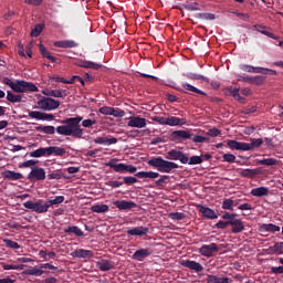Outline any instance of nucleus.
Listing matches in <instances>:
<instances>
[{
    "label": "nucleus",
    "instance_id": "29",
    "mask_svg": "<svg viewBox=\"0 0 283 283\" xmlns=\"http://www.w3.org/2000/svg\"><path fill=\"white\" fill-rule=\"evenodd\" d=\"M64 233H66L67 235H76V238H82L83 235V230H81V228H78L77 226H69L66 228H64Z\"/></svg>",
    "mask_w": 283,
    "mask_h": 283
},
{
    "label": "nucleus",
    "instance_id": "7",
    "mask_svg": "<svg viewBox=\"0 0 283 283\" xmlns=\"http://www.w3.org/2000/svg\"><path fill=\"white\" fill-rule=\"evenodd\" d=\"M45 169L39 166L33 167L30 174L28 175V180H30V182L45 180Z\"/></svg>",
    "mask_w": 283,
    "mask_h": 283
},
{
    "label": "nucleus",
    "instance_id": "9",
    "mask_svg": "<svg viewBox=\"0 0 283 283\" xmlns=\"http://www.w3.org/2000/svg\"><path fill=\"white\" fill-rule=\"evenodd\" d=\"M180 264L181 266H185V269H190V271H195V273H202V271H205V266L196 261L184 260L180 262Z\"/></svg>",
    "mask_w": 283,
    "mask_h": 283
},
{
    "label": "nucleus",
    "instance_id": "35",
    "mask_svg": "<svg viewBox=\"0 0 283 283\" xmlns=\"http://www.w3.org/2000/svg\"><path fill=\"white\" fill-rule=\"evenodd\" d=\"M137 178H149L150 180H156V178L160 177V174L154 171H139L135 174Z\"/></svg>",
    "mask_w": 283,
    "mask_h": 283
},
{
    "label": "nucleus",
    "instance_id": "42",
    "mask_svg": "<svg viewBox=\"0 0 283 283\" xmlns=\"http://www.w3.org/2000/svg\"><path fill=\"white\" fill-rule=\"evenodd\" d=\"M35 129L41 134L53 135L56 133V128L54 126H38Z\"/></svg>",
    "mask_w": 283,
    "mask_h": 283
},
{
    "label": "nucleus",
    "instance_id": "22",
    "mask_svg": "<svg viewBox=\"0 0 283 283\" xmlns=\"http://www.w3.org/2000/svg\"><path fill=\"white\" fill-rule=\"evenodd\" d=\"M95 145H116L118 139L116 137L106 136V137H97L94 139Z\"/></svg>",
    "mask_w": 283,
    "mask_h": 283
},
{
    "label": "nucleus",
    "instance_id": "17",
    "mask_svg": "<svg viewBox=\"0 0 283 283\" xmlns=\"http://www.w3.org/2000/svg\"><path fill=\"white\" fill-rule=\"evenodd\" d=\"M116 163H118V159L113 158L108 163H106V167H109L116 174H125V164H116Z\"/></svg>",
    "mask_w": 283,
    "mask_h": 283
},
{
    "label": "nucleus",
    "instance_id": "27",
    "mask_svg": "<svg viewBox=\"0 0 283 283\" xmlns=\"http://www.w3.org/2000/svg\"><path fill=\"white\" fill-rule=\"evenodd\" d=\"M24 275H34L35 277H41L44 273H50L49 271L42 270L39 266H33L30 269L24 270Z\"/></svg>",
    "mask_w": 283,
    "mask_h": 283
},
{
    "label": "nucleus",
    "instance_id": "51",
    "mask_svg": "<svg viewBox=\"0 0 283 283\" xmlns=\"http://www.w3.org/2000/svg\"><path fill=\"white\" fill-rule=\"evenodd\" d=\"M120 178H123V182L124 185H128V186H132V185H136V182H138V179L136 177H117V180H120Z\"/></svg>",
    "mask_w": 283,
    "mask_h": 283
},
{
    "label": "nucleus",
    "instance_id": "36",
    "mask_svg": "<svg viewBox=\"0 0 283 283\" xmlns=\"http://www.w3.org/2000/svg\"><path fill=\"white\" fill-rule=\"evenodd\" d=\"M39 50H40L42 56H43L44 59H49V61H50L51 63H56V61H59V59H56L55 56H53V55L50 54V51H48V49L45 48V45L40 44V45H39Z\"/></svg>",
    "mask_w": 283,
    "mask_h": 283
},
{
    "label": "nucleus",
    "instance_id": "52",
    "mask_svg": "<svg viewBox=\"0 0 283 283\" xmlns=\"http://www.w3.org/2000/svg\"><path fill=\"white\" fill-rule=\"evenodd\" d=\"M2 242L8 249H21V245H19L17 241H12L11 239H3Z\"/></svg>",
    "mask_w": 283,
    "mask_h": 283
},
{
    "label": "nucleus",
    "instance_id": "26",
    "mask_svg": "<svg viewBox=\"0 0 283 283\" xmlns=\"http://www.w3.org/2000/svg\"><path fill=\"white\" fill-rule=\"evenodd\" d=\"M259 231H261V233H277V231H280V226H275L273 223H263Z\"/></svg>",
    "mask_w": 283,
    "mask_h": 283
},
{
    "label": "nucleus",
    "instance_id": "47",
    "mask_svg": "<svg viewBox=\"0 0 283 283\" xmlns=\"http://www.w3.org/2000/svg\"><path fill=\"white\" fill-rule=\"evenodd\" d=\"M196 19H201L202 21H213L216 20V14L213 13H196Z\"/></svg>",
    "mask_w": 283,
    "mask_h": 283
},
{
    "label": "nucleus",
    "instance_id": "55",
    "mask_svg": "<svg viewBox=\"0 0 283 283\" xmlns=\"http://www.w3.org/2000/svg\"><path fill=\"white\" fill-rule=\"evenodd\" d=\"M207 136H210L211 138H218V136L222 135V130L218 128H211L207 133Z\"/></svg>",
    "mask_w": 283,
    "mask_h": 283
},
{
    "label": "nucleus",
    "instance_id": "38",
    "mask_svg": "<svg viewBox=\"0 0 283 283\" xmlns=\"http://www.w3.org/2000/svg\"><path fill=\"white\" fill-rule=\"evenodd\" d=\"M93 213H107L109 211V206L107 205H94L91 207Z\"/></svg>",
    "mask_w": 283,
    "mask_h": 283
},
{
    "label": "nucleus",
    "instance_id": "39",
    "mask_svg": "<svg viewBox=\"0 0 283 283\" xmlns=\"http://www.w3.org/2000/svg\"><path fill=\"white\" fill-rule=\"evenodd\" d=\"M182 87L184 90H187V92H193V94H200V96H207V93H205L203 91H200L198 87L189 83H184Z\"/></svg>",
    "mask_w": 283,
    "mask_h": 283
},
{
    "label": "nucleus",
    "instance_id": "23",
    "mask_svg": "<svg viewBox=\"0 0 283 283\" xmlns=\"http://www.w3.org/2000/svg\"><path fill=\"white\" fill-rule=\"evenodd\" d=\"M126 233H127V235H139V237H143V235H147V233H149V228L136 227V228L128 229L126 231Z\"/></svg>",
    "mask_w": 283,
    "mask_h": 283
},
{
    "label": "nucleus",
    "instance_id": "56",
    "mask_svg": "<svg viewBox=\"0 0 283 283\" xmlns=\"http://www.w3.org/2000/svg\"><path fill=\"white\" fill-rule=\"evenodd\" d=\"M222 209H227L228 211H233V200L224 199L222 202Z\"/></svg>",
    "mask_w": 283,
    "mask_h": 283
},
{
    "label": "nucleus",
    "instance_id": "34",
    "mask_svg": "<svg viewBox=\"0 0 283 283\" xmlns=\"http://www.w3.org/2000/svg\"><path fill=\"white\" fill-rule=\"evenodd\" d=\"M251 196H254L255 198H262L264 196H269V188L266 187H258L251 190Z\"/></svg>",
    "mask_w": 283,
    "mask_h": 283
},
{
    "label": "nucleus",
    "instance_id": "15",
    "mask_svg": "<svg viewBox=\"0 0 283 283\" xmlns=\"http://www.w3.org/2000/svg\"><path fill=\"white\" fill-rule=\"evenodd\" d=\"M71 256L86 260L87 258H94V252L92 250L77 249L71 253Z\"/></svg>",
    "mask_w": 283,
    "mask_h": 283
},
{
    "label": "nucleus",
    "instance_id": "58",
    "mask_svg": "<svg viewBox=\"0 0 283 283\" xmlns=\"http://www.w3.org/2000/svg\"><path fill=\"white\" fill-rule=\"evenodd\" d=\"M124 182L118 180H109L106 182L107 187H112V189H118V187H123Z\"/></svg>",
    "mask_w": 283,
    "mask_h": 283
},
{
    "label": "nucleus",
    "instance_id": "12",
    "mask_svg": "<svg viewBox=\"0 0 283 283\" xmlns=\"http://www.w3.org/2000/svg\"><path fill=\"white\" fill-rule=\"evenodd\" d=\"M128 120V127H136L137 129H143V127H147V119L140 116L129 117Z\"/></svg>",
    "mask_w": 283,
    "mask_h": 283
},
{
    "label": "nucleus",
    "instance_id": "44",
    "mask_svg": "<svg viewBox=\"0 0 283 283\" xmlns=\"http://www.w3.org/2000/svg\"><path fill=\"white\" fill-rule=\"evenodd\" d=\"M186 76L190 81H203V83H209V77H206L205 75L188 73Z\"/></svg>",
    "mask_w": 283,
    "mask_h": 283
},
{
    "label": "nucleus",
    "instance_id": "2",
    "mask_svg": "<svg viewBox=\"0 0 283 283\" xmlns=\"http://www.w3.org/2000/svg\"><path fill=\"white\" fill-rule=\"evenodd\" d=\"M63 202H65V197L56 196L54 199H49L46 201L43 199H39L38 201H25L23 207L24 209L34 211V213H48V211H50V207L63 205Z\"/></svg>",
    "mask_w": 283,
    "mask_h": 283
},
{
    "label": "nucleus",
    "instance_id": "14",
    "mask_svg": "<svg viewBox=\"0 0 283 283\" xmlns=\"http://www.w3.org/2000/svg\"><path fill=\"white\" fill-rule=\"evenodd\" d=\"M29 117L35 120H54V115L48 113H41L39 111L29 112Z\"/></svg>",
    "mask_w": 283,
    "mask_h": 283
},
{
    "label": "nucleus",
    "instance_id": "6",
    "mask_svg": "<svg viewBox=\"0 0 283 283\" xmlns=\"http://www.w3.org/2000/svg\"><path fill=\"white\" fill-rule=\"evenodd\" d=\"M166 159L167 160H179L181 165H187L189 157L187 154H185L181 150L178 149H170L168 153H166Z\"/></svg>",
    "mask_w": 283,
    "mask_h": 283
},
{
    "label": "nucleus",
    "instance_id": "59",
    "mask_svg": "<svg viewBox=\"0 0 283 283\" xmlns=\"http://www.w3.org/2000/svg\"><path fill=\"white\" fill-rule=\"evenodd\" d=\"M114 107L111 106H103L98 109L99 114H103L104 116H112Z\"/></svg>",
    "mask_w": 283,
    "mask_h": 283
},
{
    "label": "nucleus",
    "instance_id": "53",
    "mask_svg": "<svg viewBox=\"0 0 283 283\" xmlns=\"http://www.w3.org/2000/svg\"><path fill=\"white\" fill-rule=\"evenodd\" d=\"M185 10H188V12H197L198 10H200V8L198 7V2H193V3H185L182 4Z\"/></svg>",
    "mask_w": 283,
    "mask_h": 283
},
{
    "label": "nucleus",
    "instance_id": "24",
    "mask_svg": "<svg viewBox=\"0 0 283 283\" xmlns=\"http://www.w3.org/2000/svg\"><path fill=\"white\" fill-rule=\"evenodd\" d=\"M227 96H233L234 101H238L239 103H245L244 97L240 95V88L235 87H229L226 90Z\"/></svg>",
    "mask_w": 283,
    "mask_h": 283
},
{
    "label": "nucleus",
    "instance_id": "57",
    "mask_svg": "<svg viewBox=\"0 0 283 283\" xmlns=\"http://www.w3.org/2000/svg\"><path fill=\"white\" fill-rule=\"evenodd\" d=\"M169 218L171 220H185L187 216L185 214V212H172L169 214Z\"/></svg>",
    "mask_w": 283,
    "mask_h": 283
},
{
    "label": "nucleus",
    "instance_id": "60",
    "mask_svg": "<svg viewBox=\"0 0 283 283\" xmlns=\"http://www.w3.org/2000/svg\"><path fill=\"white\" fill-rule=\"evenodd\" d=\"M30 158H43V147L30 153Z\"/></svg>",
    "mask_w": 283,
    "mask_h": 283
},
{
    "label": "nucleus",
    "instance_id": "18",
    "mask_svg": "<svg viewBox=\"0 0 283 283\" xmlns=\"http://www.w3.org/2000/svg\"><path fill=\"white\" fill-rule=\"evenodd\" d=\"M191 133L189 130H174L171 133V140H189Z\"/></svg>",
    "mask_w": 283,
    "mask_h": 283
},
{
    "label": "nucleus",
    "instance_id": "48",
    "mask_svg": "<svg viewBox=\"0 0 283 283\" xmlns=\"http://www.w3.org/2000/svg\"><path fill=\"white\" fill-rule=\"evenodd\" d=\"M264 81H266V77H265V76L255 75V76H252V77H251L250 84H251V85H263V84H264Z\"/></svg>",
    "mask_w": 283,
    "mask_h": 283
},
{
    "label": "nucleus",
    "instance_id": "21",
    "mask_svg": "<svg viewBox=\"0 0 283 283\" xmlns=\"http://www.w3.org/2000/svg\"><path fill=\"white\" fill-rule=\"evenodd\" d=\"M254 30H256V32H260L261 34H264V36H269V39H274L275 41H277V35L273 34L271 31H269V28L262 24H254L253 25Z\"/></svg>",
    "mask_w": 283,
    "mask_h": 283
},
{
    "label": "nucleus",
    "instance_id": "61",
    "mask_svg": "<svg viewBox=\"0 0 283 283\" xmlns=\"http://www.w3.org/2000/svg\"><path fill=\"white\" fill-rule=\"evenodd\" d=\"M223 163H235V155L233 154H223L222 155Z\"/></svg>",
    "mask_w": 283,
    "mask_h": 283
},
{
    "label": "nucleus",
    "instance_id": "5",
    "mask_svg": "<svg viewBox=\"0 0 283 283\" xmlns=\"http://www.w3.org/2000/svg\"><path fill=\"white\" fill-rule=\"evenodd\" d=\"M38 107H40V109H44V112H52L61 107V102L52 97H43L38 102Z\"/></svg>",
    "mask_w": 283,
    "mask_h": 283
},
{
    "label": "nucleus",
    "instance_id": "62",
    "mask_svg": "<svg viewBox=\"0 0 283 283\" xmlns=\"http://www.w3.org/2000/svg\"><path fill=\"white\" fill-rule=\"evenodd\" d=\"M96 125V119H82V127L90 128Z\"/></svg>",
    "mask_w": 283,
    "mask_h": 283
},
{
    "label": "nucleus",
    "instance_id": "19",
    "mask_svg": "<svg viewBox=\"0 0 283 283\" xmlns=\"http://www.w3.org/2000/svg\"><path fill=\"white\" fill-rule=\"evenodd\" d=\"M42 94H44V96H51L53 98H65V96H67V91L65 90H46L43 91Z\"/></svg>",
    "mask_w": 283,
    "mask_h": 283
},
{
    "label": "nucleus",
    "instance_id": "20",
    "mask_svg": "<svg viewBox=\"0 0 283 283\" xmlns=\"http://www.w3.org/2000/svg\"><path fill=\"white\" fill-rule=\"evenodd\" d=\"M240 70H242V72H249L250 74H266V72H263L264 67L251 66L249 64H241Z\"/></svg>",
    "mask_w": 283,
    "mask_h": 283
},
{
    "label": "nucleus",
    "instance_id": "31",
    "mask_svg": "<svg viewBox=\"0 0 283 283\" xmlns=\"http://www.w3.org/2000/svg\"><path fill=\"white\" fill-rule=\"evenodd\" d=\"M2 176L6 180H21L23 178L21 172H15L13 170H6L2 172Z\"/></svg>",
    "mask_w": 283,
    "mask_h": 283
},
{
    "label": "nucleus",
    "instance_id": "41",
    "mask_svg": "<svg viewBox=\"0 0 283 283\" xmlns=\"http://www.w3.org/2000/svg\"><path fill=\"white\" fill-rule=\"evenodd\" d=\"M241 176L242 178H255V176H258L260 172L258 171V169H243L241 170Z\"/></svg>",
    "mask_w": 283,
    "mask_h": 283
},
{
    "label": "nucleus",
    "instance_id": "25",
    "mask_svg": "<svg viewBox=\"0 0 283 283\" xmlns=\"http://www.w3.org/2000/svg\"><path fill=\"white\" fill-rule=\"evenodd\" d=\"M167 125L169 127H182V125H187V118H180V117H168Z\"/></svg>",
    "mask_w": 283,
    "mask_h": 283
},
{
    "label": "nucleus",
    "instance_id": "64",
    "mask_svg": "<svg viewBox=\"0 0 283 283\" xmlns=\"http://www.w3.org/2000/svg\"><path fill=\"white\" fill-rule=\"evenodd\" d=\"M153 120L158 123V125H167L168 117L155 116L153 117Z\"/></svg>",
    "mask_w": 283,
    "mask_h": 283
},
{
    "label": "nucleus",
    "instance_id": "30",
    "mask_svg": "<svg viewBox=\"0 0 283 283\" xmlns=\"http://www.w3.org/2000/svg\"><path fill=\"white\" fill-rule=\"evenodd\" d=\"M54 48H64V49L78 48V43H76L73 40L57 41V42H54Z\"/></svg>",
    "mask_w": 283,
    "mask_h": 283
},
{
    "label": "nucleus",
    "instance_id": "40",
    "mask_svg": "<svg viewBox=\"0 0 283 283\" xmlns=\"http://www.w3.org/2000/svg\"><path fill=\"white\" fill-rule=\"evenodd\" d=\"M97 268L99 271H112V269H114V264H112V262L108 260H102L97 262Z\"/></svg>",
    "mask_w": 283,
    "mask_h": 283
},
{
    "label": "nucleus",
    "instance_id": "1",
    "mask_svg": "<svg viewBox=\"0 0 283 283\" xmlns=\"http://www.w3.org/2000/svg\"><path fill=\"white\" fill-rule=\"evenodd\" d=\"M82 116L69 117L62 120V125L56 127L60 136H72L73 138H83V128H81Z\"/></svg>",
    "mask_w": 283,
    "mask_h": 283
},
{
    "label": "nucleus",
    "instance_id": "54",
    "mask_svg": "<svg viewBox=\"0 0 283 283\" xmlns=\"http://www.w3.org/2000/svg\"><path fill=\"white\" fill-rule=\"evenodd\" d=\"M187 165H202V157L191 156L188 158Z\"/></svg>",
    "mask_w": 283,
    "mask_h": 283
},
{
    "label": "nucleus",
    "instance_id": "63",
    "mask_svg": "<svg viewBox=\"0 0 283 283\" xmlns=\"http://www.w3.org/2000/svg\"><path fill=\"white\" fill-rule=\"evenodd\" d=\"M273 249H274L275 253H277V255H283V242H276L273 245Z\"/></svg>",
    "mask_w": 283,
    "mask_h": 283
},
{
    "label": "nucleus",
    "instance_id": "13",
    "mask_svg": "<svg viewBox=\"0 0 283 283\" xmlns=\"http://www.w3.org/2000/svg\"><path fill=\"white\" fill-rule=\"evenodd\" d=\"M199 212L201 213L202 218H207V220H217L218 214L216 211L209 207L199 205L198 206Z\"/></svg>",
    "mask_w": 283,
    "mask_h": 283
},
{
    "label": "nucleus",
    "instance_id": "37",
    "mask_svg": "<svg viewBox=\"0 0 283 283\" xmlns=\"http://www.w3.org/2000/svg\"><path fill=\"white\" fill-rule=\"evenodd\" d=\"M80 67H85L86 70H101L103 67V64H98L92 61H83L80 64Z\"/></svg>",
    "mask_w": 283,
    "mask_h": 283
},
{
    "label": "nucleus",
    "instance_id": "4",
    "mask_svg": "<svg viewBox=\"0 0 283 283\" xmlns=\"http://www.w3.org/2000/svg\"><path fill=\"white\" fill-rule=\"evenodd\" d=\"M149 167H154L160 174H171L174 169H178V164L169 160H165L163 157H153L147 161Z\"/></svg>",
    "mask_w": 283,
    "mask_h": 283
},
{
    "label": "nucleus",
    "instance_id": "28",
    "mask_svg": "<svg viewBox=\"0 0 283 283\" xmlns=\"http://www.w3.org/2000/svg\"><path fill=\"white\" fill-rule=\"evenodd\" d=\"M230 227H232V233H242L244 223L240 219L230 220Z\"/></svg>",
    "mask_w": 283,
    "mask_h": 283
},
{
    "label": "nucleus",
    "instance_id": "3",
    "mask_svg": "<svg viewBox=\"0 0 283 283\" xmlns=\"http://www.w3.org/2000/svg\"><path fill=\"white\" fill-rule=\"evenodd\" d=\"M2 83L3 85H8L9 87H11V90L14 91L17 94H23L25 92H39V87H36V85L30 82H25L23 80H17L15 82H12L10 77H3Z\"/></svg>",
    "mask_w": 283,
    "mask_h": 283
},
{
    "label": "nucleus",
    "instance_id": "11",
    "mask_svg": "<svg viewBox=\"0 0 283 283\" xmlns=\"http://www.w3.org/2000/svg\"><path fill=\"white\" fill-rule=\"evenodd\" d=\"M151 253H154V251L150 248L139 249L134 252L132 258H133V260H136V262H143V261H145L146 258H149V255H151Z\"/></svg>",
    "mask_w": 283,
    "mask_h": 283
},
{
    "label": "nucleus",
    "instance_id": "50",
    "mask_svg": "<svg viewBox=\"0 0 283 283\" xmlns=\"http://www.w3.org/2000/svg\"><path fill=\"white\" fill-rule=\"evenodd\" d=\"M48 180H61L63 172L61 170H54L46 176Z\"/></svg>",
    "mask_w": 283,
    "mask_h": 283
},
{
    "label": "nucleus",
    "instance_id": "16",
    "mask_svg": "<svg viewBox=\"0 0 283 283\" xmlns=\"http://www.w3.org/2000/svg\"><path fill=\"white\" fill-rule=\"evenodd\" d=\"M113 205L119 209V211H128L129 209H135L136 203L134 201L117 200Z\"/></svg>",
    "mask_w": 283,
    "mask_h": 283
},
{
    "label": "nucleus",
    "instance_id": "45",
    "mask_svg": "<svg viewBox=\"0 0 283 283\" xmlns=\"http://www.w3.org/2000/svg\"><path fill=\"white\" fill-rule=\"evenodd\" d=\"M262 145H264L263 138H252L251 143L248 144V146L250 147V149H248V151H251V149H255L258 147H262Z\"/></svg>",
    "mask_w": 283,
    "mask_h": 283
},
{
    "label": "nucleus",
    "instance_id": "43",
    "mask_svg": "<svg viewBox=\"0 0 283 283\" xmlns=\"http://www.w3.org/2000/svg\"><path fill=\"white\" fill-rule=\"evenodd\" d=\"M67 154V150L63 147L51 146V156H60L63 157Z\"/></svg>",
    "mask_w": 283,
    "mask_h": 283
},
{
    "label": "nucleus",
    "instance_id": "8",
    "mask_svg": "<svg viewBox=\"0 0 283 283\" xmlns=\"http://www.w3.org/2000/svg\"><path fill=\"white\" fill-rule=\"evenodd\" d=\"M220 251V248H218V244L210 243V244H203L199 249V253L203 255V258H212L213 253H218Z\"/></svg>",
    "mask_w": 283,
    "mask_h": 283
},
{
    "label": "nucleus",
    "instance_id": "32",
    "mask_svg": "<svg viewBox=\"0 0 283 283\" xmlns=\"http://www.w3.org/2000/svg\"><path fill=\"white\" fill-rule=\"evenodd\" d=\"M207 283H231V279L229 277H219L218 275L208 274L206 279Z\"/></svg>",
    "mask_w": 283,
    "mask_h": 283
},
{
    "label": "nucleus",
    "instance_id": "10",
    "mask_svg": "<svg viewBox=\"0 0 283 283\" xmlns=\"http://www.w3.org/2000/svg\"><path fill=\"white\" fill-rule=\"evenodd\" d=\"M229 149L237 150V151H249V143H242L238 140L230 139L227 142Z\"/></svg>",
    "mask_w": 283,
    "mask_h": 283
},
{
    "label": "nucleus",
    "instance_id": "46",
    "mask_svg": "<svg viewBox=\"0 0 283 283\" xmlns=\"http://www.w3.org/2000/svg\"><path fill=\"white\" fill-rule=\"evenodd\" d=\"M7 101H9V103H21V101H23V97L21 95H14L11 91H8Z\"/></svg>",
    "mask_w": 283,
    "mask_h": 283
},
{
    "label": "nucleus",
    "instance_id": "33",
    "mask_svg": "<svg viewBox=\"0 0 283 283\" xmlns=\"http://www.w3.org/2000/svg\"><path fill=\"white\" fill-rule=\"evenodd\" d=\"M256 165H264L265 167H275L280 165V160L275 158H263V159H258Z\"/></svg>",
    "mask_w": 283,
    "mask_h": 283
},
{
    "label": "nucleus",
    "instance_id": "49",
    "mask_svg": "<svg viewBox=\"0 0 283 283\" xmlns=\"http://www.w3.org/2000/svg\"><path fill=\"white\" fill-rule=\"evenodd\" d=\"M44 28L45 24H35L34 28L31 30V36H40Z\"/></svg>",
    "mask_w": 283,
    "mask_h": 283
}]
</instances>
